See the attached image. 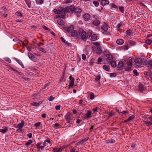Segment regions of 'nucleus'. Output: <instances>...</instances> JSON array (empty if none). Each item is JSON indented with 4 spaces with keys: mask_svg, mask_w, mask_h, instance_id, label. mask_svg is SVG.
<instances>
[{
    "mask_svg": "<svg viewBox=\"0 0 152 152\" xmlns=\"http://www.w3.org/2000/svg\"><path fill=\"white\" fill-rule=\"evenodd\" d=\"M148 67H152V60L149 62V65Z\"/></svg>",
    "mask_w": 152,
    "mask_h": 152,
    "instance_id": "864d4df0",
    "label": "nucleus"
},
{
    "mask_svg": "<svg viewBox=\"0 0 152 152\" xmlns=\"http://www.w3.org/2000/svg\"><path fill=\"white\" fill-rule=\"evenodd\" d=\"M126 58L123 59L121 61H120L118 63L117 67L121 68L124 67V68L125 69V68L127 67L126 63Z\"/></svg>",
    "mask_w": 152,
    "mask_h": 152,
    "instance_id": "423d86ee",
    "label": "nucleus"
},
{
    "mask_svg": "<svg viewBox=\"0 0 152 152\" xmlns=\"http://www.w3.org/2000/svg\"><path fill=\"white\" fill-rule=\"evenodd\" d=\"M42 103V101H39L38 102H34L31 103V104L36 107L38 106Z\"/></svg>",
    "mask_w": 152,
    "mask_h": 152,
    "instance_id": "aec40b11",
    "label": "nucleus"
},
{
    "mask_svg": "<svg viewBox=\"0 0 152 152\" xmlns=\"http://www.w3.org/2000/svg\"><path fill=\"white\" fill-rule=\"evenodd\" d=\"M61 106L60 105H57L55 107V108L56 110H59L60 109Z\"/></svg>",
    "mask_w": 152,
    "mask_h": 152,
    "instance_id": "5fc2aeb1",
    "label": "nucleus"
},
{
    "mask_svg": "<svg viewBox=\"0 0 152 152\" xmlns=\"http://www.w3.org/2000/svg\"><path fill=\"white\" fill-rule=\"evenodd\" d=\"M119 9L121 12H124V8L123 7H119Z\"/></svg>",
    "mask_w": 152,
    "mask_h": 152,
    "instance_id": "58836bf2",
    "label": "nucleus"
},
{
    "mask_svg": "<svg viewBox=\"0 0 152 152\" xmlns=\"http://www.w3.org/2000/svg\"><path fill=\"white\" fill-rule=\"evenodd\" d=\"M75 7L74 6L71 5L69 7H65V11L68 13H70V12H74Z\"/></svg>",
    "mask_w": 152,
    "mask_h": 152,
    "instance_id": "1a4fd4ad",
    "label": "nucleus"
},
{
    "mask_svg": "<svg viewBox=\"0 0 152 152\" xmlns=\"http://www.w3.org/2000/svg\"><path fill=\"white\" fill-rule=\"evenodd\" d=\"M57 22L58 24L60 25H63L64 24V20L61 19H59L57 20Z\"/></svg>",
    "mask_w": 152,
    "mask_h": 152,
    "instance_id": "a211bd4d",
    "label": "nucleus"
},
{
    "mask_svg": "<svg viewBox=\"0 0 152 152\" xmlns=\"http://www.w3.org/2000/svg\"><path fill=\"white\" fill-rule=\"evenodd\" d=\"M103 69L107 71H110V66L109 65H104L103 66Z\"/></svg>",
    "mask_w": 152,
    "mask_h": 152,
    "instance_id": "4be33fe9",
    "label": "nucleus"
},
{
    "mask_svg": "<svg viewBox=\"0 0 152 152\" xmlns=\"http://www.w3.org/2000/svg\"><path fill=\"white\" fill-rule=\"evenodd\" d=\"M88 138H86L84 139H83L82 140V141L83 143L84 142H85L87 141L88 140Z\"/></svg>",
    "mask_w": 152,
    "mask_h": 152,
    "instance_id": "680f3d73",
    "label": "nucleus"
},
{
    "mask_svg": "<svg viewBox=\"0 0 152 152\" xmlns=\"http://www.w3.org/2000/svg\"><path fill=\"white\" fill-rule=\"evenodd\" d=\"M134 74L136 75L137 76L139 74L138 73L136 69H134L133 71Z\"/></svg>",
    "mask_w": 152,
    "mask_h": 152,
    "instance_id": "37998d69",
    "label": "nucleus"
},
{
    "mask_svg": "<svg viewBox=\"0 0 152 152\" xmlns=\"http://www.w3.org/2000/svg\"><path fill=\"white\" fill-rule=\"evenodd\" d=\"M41 143H38L37 145V146H39L38 148H43V146L41 145Z\"/></svg>",
    "mask_w": 152,
    "mask_h": 152,
    "instance_id": "09e8293b",
    "label": "nucleus"
},
{
    "mask_svg": "<svg viewBox=\"0 0 152 152\" xmlns=\"http://www.w3.org/2000/svg\"><path fill=\"white\" fill-rule=\"evenodd\" d=\"M127 61L126 62V64L127 67L125 68V71H129L132 70V57H130L129 58L128 61L126 59Z\"/></svg>",
    "mask_w": 152,
    "mask_h": 152,
    "instance_id": "39448f33",
    "label": "nucleus"
},
{
    "mask_svg": "<svg viewBox=\"0 0 152 152\" xmlns=\"http://www.w3.org/2000/svg\"><path fill=\"white\" fill-rule=\"evenodd\" d=\"M70 152H78V151H76V149L74 148H72L70 149Z\"/></svg>",
    "mask_w": 152,
    "mask_h": 152,
    "instance_id": "49530a36",
    "label": "nucleus"
},
{
    "mask_svg": "<svg viewBox=\"0 0 152 152\" xmlns=\"http://www.w3.org/2000/svg\"><path fill=\"white\" fill-rule=\"evenodd\" d=\"M134 63L133 64V66L136 67H139L143 66L144 65H147L148 64V61H143L142 59L141 58H136L134 60Z\"/></svg>",
    "mask_w": 152,
    "mask_h": 152,
    "instance_id": "7ed1b4c3",
    "label": "nucleus"
},
{
    "mask_svg": "<svg viewBox=\"0 0 152 152\" xmlns=\"http://www.w3.org/2000/svg\"><path fill=\"white\" fill-rule=\"evenodd\" d=\"M115 140L114 139H112L110 140H106V142L107 143H113L115 142Z\"/></svg>",
    "mask_w": 152,
    "mask_h": 152,
    "instance_id": "7c9ffc66",
    "label": "nucleus"
},
{
    "mask_svg": "<svg viewBox=\"0 0 152 152\" xmlns=\"http://www.w3.org/2000/svg\"><path fill=\"white\" fill-rule=\"evenodd\" d=\"M32 141L31 140H30L28 141L26 143L25 145L26 146H28L30 145L31 143H32Z\"/></svg>",
    "mask_w": 152,
    "mask_h": 152,
    "instance_id": "f704fd0d",
    "label": "nucleus"
},
{
    "mask_svg": "<svg viewBox=\"0 0 152 152\" xmlns=\"http://www.w3.org/2000/svg\"><path fill=\"white\" fill-rule=\"evenodd\" d=\"M91 111H88L87 112V113L86 114V118H89L91 117Z\"/></svg>",
    "mask_w": 152,
    "mask_h": 152,
    "instance_id": "a878e982",
    "label": "nucleus"
},
{
    "mask_svg": "<svg viewBox=\"0 0 152 152\" xmlns=\"http://www.w3.org/2000/svg\"><path fill=\"white\" fill-rule=\"evenodd\" d=\"M93 4L96 7L98 6L99 4V3L98 1H94Z\"/></svg>",
    "mask_w": 152,
    "mask_h": 152,
    "instance_id": "a18cd8bd",
    "label": "nucleus"
},
{
    "mask_svg": "<svg viewBox=\"0 0 152 152\" xmlns=\"http://www.w3.org/2000/svg\"><path fill=\"white\" fill-rule=\"evenodd\" d=\"M152 42V40L150 39H146L145 41V43L148 45H150Z\"/></svg>",
    "mask_w": 152,
    "mask_h": 152,
    "instance_id": "bb28decb",
    "label": "nucleus"
},
{
    "mask_svg": "<svg viewBox=\"0 0 152 152\" xmlns=\"http://www.w3.org/2000/svg\"><path fill=\"white\" fill-rule=\"evenodd\" d=\"M111 65L112 67L115 68L117 66L116 63L115 61L112 60L110 62Z\"/></svg>",
    "mask_w": 152,
    "mask_h": 152,
    "instance_id": "6ab92c4d",
    "label": "nucleus"
},
{
    "mask_svg": "<svg viewBox=\"0 0 152 152\" xmlns=\"http://www.w3.org/2000/svg\"><path fill=\"white\" fill-rule=\"evenodd\" d=\"M7 131V128H5L4 129H0V132H2L3 133H6Z\"/></svg>",
    "mask_w": 152,
    "mask_h": 152,
    "instance_id": "72a5a7b5",
    "label": "nucleus"
},
{
    "mask_svg": "<svg viewBox=\"0 0 152 152\" xmlns=\"http://www.w3.org/2000/svg\"><path fill=\"white\" fill-rule=\"evenodd\" d=\"M83 143V142H82V141L81 140V141H79L76 144V145H80V144H82Z\"/></svg>",
    "mask_w": 152,
    "mask_h": 152,
    "instance_id": "3c124183",
    "label": "nucleus"
},
{
    "mask_svg": "<svg viewBox=\"0 0 152 152\" xmlns=\"http://www.w3.org/2000/svg\"><path fill=\"white\" fill-rule=\"evenodd\" d=\"M65 8L62 7H60L57 9H55L53 10L54 12L58 14V17L64 19L65 18Z\"/></svg>",
    "mask_w": 152,
    "mask_h": 152,
    "instance_id": "f03ea898",
    "label": "nucleus"
},
{
    "mask_svg": "<svg viewBox=\"0 0 152 152\" xmlns=\"http://www.w3.org/2000/svg\"><path fill=\"white\" fill-rule=\"evenodd\" d=\"M82 58L83 60H85L86 58V56L85 54H83L82 55Z\"/></svg>",
    "mask_w": 152,
    "mask_h": 152,
    "instance_id": "13d9d810",
    "label": "nucleus"
},
{
    "mask_svg": "<svg viewBox=\"0 0 152 152\" xmlns=\"http://www.w3.org/2000/svg\"><path fill=\"white\" fill-rule=\"evenodd\" d=\"M97 109H98L97 107H96L95 108H94L93 109V110L94 111V112H96V111H97Z\"/></svg>",
    "mask_w": 152,
    "mask_h": 152,
    "instance_id": "338daca9",
    "label": "nucleus"
},
{
    "mask_svg": "<svg viewBox=\"0 0 152 152\" xmlns=\"http://www.w3.org/2000/svg\"><path fill=\"white\" fill-rule=\"evenodd\" d=\"M124 25V24L122 22H121L118 24H116L115 23H114V24L113 25V26L114 28H116L117 30H120L121 29L122 27Z\"/></svg>",
    "mask_w": 152,
    "mask_h": 152,
    "instance_id": "6e6552de",
    "label": "nucleus"
},
{
    "mask_svg": "<svg viewBox=\"0 0 152 152\" xmlns=\"http://www.w3.org/2000/svg\"><path fill=\"white\" fill-rule=\"evenodd\" d=\"M47 142L50 143V140L49 138L47 139L43 143V145H44L43 147L46 146L47 145Z\"/></svg>",
    "mask_w": 152,
    "mask_h": 152,
    "instance_id": "393cba45",
    "label": "nucleus"
},
{
    "mask_svg": "<svg viewBox=\"0 0 152 152\" xmlns=\"http://www.w3.org/2000/svg\"><path fill=\"white\" fill-rule=\"evenodd\" d=\"M95 98V96L93 93L91 92L90 94V99L91 100H92Z\"/></svg>",
    "mask_w": 152,
    "mask_h": 152,
    "instance_id": "2f4dec72",
    "label": "nucleus"
},
{
    "mask_svg": "<svg viewBox=\"0 0 152 152\" xmlns=\"http://www.w3.org/2000/svg\"><path fill=\"white\" fill-rule=\"evenodd\" d=\"M102 58H99L98 59V62L100 63V62H102Z\"/></svg>",
    "mask_w": 152,
    "mask_h": 152,
    "instance_id": "69168bd1",
    "label": "nucleus"
},
{
    "mask_svg": "<svg viewBox=\"0 0 152 152\" xmlns=\"http://www.w3.org/2000/svg\"><path fill=\"white\" fill-rule=\"evenodd\" d=\"M64 30L69 33L72 37H75L76 34V31L74 30L73 26H70L68 27H66L64 28Z\"/></svg>",
    "mask_w": 152,
    "mask_h": 152,
    "instance_id": "20e7f679",
    "label": "nucleus"
},
{
    "mask_svg": "<svg viewBox=\"0 0 152 152\" xmlns=\"http://www.w3.org/2000/svg\"><path fill=\"white\" fill-rule=\"evenodd\" d=\"M144 122L147 124L152 125V122L150 121H145Z\"/></svg>",
    "mask_w": 152,
    "mask_h": 152,
    "instance_id": "c9c22d12",
    "label": "nucleus"
},
{
    "mask_svg": "<svg viewBox=\"0 0 152 152\" xmlns=\"http://www.w3.org/2000/svg\"><path fill=\"white\" fill-rule=\"evenodd\" d=\"M102 32L104 33V32H107V34L108 32H107L108 28V26L107 25H104L102 26Z\"/></svg>",
    "mask_w": 152,
    "mask_h": 152,
    "instance_id": "ddd939ff",
    "label": "nucleus"
},
{
    "mask_svg": "<svg viewBox=\"0 0 152 152\" xmlns=\"http://www.w3.org/2000/svg\"><path fill=\"white\" fill-rule=\"evenodd\" d=\"M109 1L107 0H102L101 1V4L102 5H104L106 4H108Z\"/></svg>",
    "mask_w": 152,
    "mask_h": 152,
    "instance_id": "c85d7f7f",
    "label": "nucleus"
},
{
    "mask_svg": "<svg viewBox=\"0 0 152 152\" xmlns=\"http://www.w3.org/2000/svg\"><path fill=\"white\" fill-rule=\"evenodd\" d=\"M42 27L45 30H48L49 29V28L47 27L46 26H43Z\"/></svg>",
    "mask_w": 152,
    "mask_h": 152,
    "instance_id": "e2e57ef3",
    "label": "nucleus"
},
{
    "mask_svg": "<svg viewBox=\"0 0 152 152\" xmlns=\"http://www.w3.org/2000/svg\"><path fill=\"white\" fill-rule=\"evenodd\" d=\"M93 50L94 51V53H97L99 54H100L102 52L101 48L100 47H98L97 48H94Z\"/></svg>",
    "mask_w": 152,
    "mask_h": 152,
    "instance_id": "f8f14e48",
    "label": "nucleus"
},
{
    "mask_svg": "<svg viewBox=\"0 0 152 152\" xmlns=\"http://www.w3.org/2000/svg\"><path fill=\"white\" fill-rule=\"evenodd\" d=\"M15 14L18 16H22V14L19 12H16Z\"/></svg>",
    "mask_w": 152,
    "mask_h": 152,
    "instance_id": "de8ad7c7",
    "label": "nucleus"
},
{
    "mask_svg": "<svg viewBox=\"0 0 152 152\" xmlns=\"http://www.w3.org/2000/svg\"><path fill=\"white\" fill-rule=\"evenodd\" d=\"M129 45H134L135 44V42L132 41H130L129 42Z\"/></svg>",
    "mask_w": 152,
    "mask_h": 152,
    "instance_id": "e433bc0d",
    "label": "nucleus"
},
{
    "mask_svg": "<svg viewBox=\"0 0 152 152\" xmlns=\"http://www.w3.org/2000/svg\"><path fill=\"white\" fill-rule=\"evenodd\" d=\"M116 75V73L114 72L110 74V77H115Z\"/></svg>",
    "mask_w": 152,
    "mask_h": 152,
    "instance_id": "4c0bfd02",
    "label": "nucleus"
},
{
    "mask_svg": "<svg viewBox=\"0 0 152 152\" xmlns=\"http://www.w3.org/2000/svg\"><path fill=\"white\" fill-rule=\"evenodd\" d=\"M24 125V123L23 122H22L20 123L18 125V128L19 129L22 128L23 127V126Z\"/></svg>",
    "mask_w": 152,
    "mask_h": 152,
    "instance_id": "c756f323",
    "label": "nucleus"
},
{
    "mask_svg": "<svg viewBox=\"0 0 152 152\" xmlns=\"http://www.w3.org/2000/svg\"><path fill=\"white\" fill-rule=\"evenodd\" d=\"M25 1L26 2V4L28 5L29 8H30L31 7V4L29 2V0H25Z\"/></svg>",
    "mask_w": 152,
    "mask_h": 152,
    "instance_id": "473e14b6",
    "label": "nucleus"
},
{
    "mask_svg": "<svg viewBox=\"0 0 152 152\" xmlns=\"http://www.w3.org/2000/svg\"><path fill=\"white\" fill-rule=\"evenodd\" d=\"M28 137L29 138L32 137V135L31 133H29L27 134Z\"/></svg>",
    "mask_w": 152,
    "mask_h": 152,
    "instance_id": "052dcab7",
    "label": "nucleus"
},
{
    "mask_svg": "<svg viewBox=\"0 0 152 152\" xmlns=\"http://www.w3.org/2000/svg\"><path fill=\"white\" fill-rule=\"evenodd\" d=\"M82 10L79 7H75L74 13L76 15L77 17H80L82 13Z\"/></svg>",
    "mask_w": 152,
    "mask_h": 152,
    "instance_id": "0eeeda50",
    "label": "nucleus"
},
{
    "mask_svg": "<svg viewBox=\"0 0 152 152\" xmlns=\"http://www.w3.org/2000/svg\"><path fill=\"white\" fill-rule=\"evenodd\" d=\"M106 57H107V60H110L113 59V57L112 55L110 54H107L106 55Z\"/></svg>",
    "mask_w": 152,
    "mask_h": 152,
    "instance_id": "f3484780",
    "label": "nucleus"
},
{
    "mask_svg": "<svg viewBox=\"0 0 152 152\" xmlns=\"http://www.w3.org/2000/svg\"><path fill=\"white\" fill-rule=\"evenodd\" d=\"M54 99V98L53 97V96L51 95L50 96L48 99V100L50 101H52Z\"/></svg>",
    "mask_w": 152,
    "mask_h": 152,
    "instance_id": "c03bdc74",
    "label": "nucleus"
},
{
    "mask_svg": "<svg viewBox=\"0 0 152 152\" xmlns=\"http://www.w3.org/2000/svg\"><path fill=\"white\" fill-rule=\"evenodd\" d=\"M134 118V116L133 115H132L124 121V122H128L131 121Z\"/></svg>",
    "mask_w": 152,
    "mask_h": 152,
    "instance_id": "b1692460",
    "label": "nucleus"
},
{
    "mask_svg": "<svg viewBox=\"0 0 152 152\" xmlns=\"http://www.w3.org/2000/svg\"><path fill=\"white\" fill-rule=\"evenodd\" d=\"M114 115V113H111L110 112L108 114V115L109 117H111L112 115Z\"/></svg>",
    "mask_w": 152,
    "mask_h": 152,
    "instance_id": "4d7b16f0",
    "label": "nucleus"
},
{
    "mask_svg": "<svg viewBox=\"0 0 152 152\" xmlns=\"http://www.w3.org/2000/svg\"><path fill=\"white\" fill-rule=\"evenodd\" d=\"M116 42L117 44L121 45L123 44L124 41L122 39H118L117 40Z\"/></svg>",
    "mask_w": 152,
    "mask_h": 152,
    "instance_id": "412c9836",
    "label": "nucleus"
},
{
    "mask_svg": "<svg viewBox=\"0 0 152 152\" xmlns=\"http://www.w3.org/2000/svg\"><path fill=\"white\" fill-rule=\"evenodd\" d=\"M91 16L88 13H85L83 15V19L86 21H88L90 20Z\"/></svg>",
    "mask_w": 152,
    "mask_h": 152,
    "instance_id": "9b49d317",
    "label": "nucleus"
},
{
    "mask_svg": "<svg viewBox=\"0 0 152 152\" xmlns=\"http://www.w3.org/2000/svg\"><path fill=\"white\" fill-rule=\"evenodd\" d=\"M139 89L140 91H142L144 89L142 85H140L139 86Z\"/></svg>",
    "mask_w": 152,
    "mask_h": 152,
    "instance_id": "6e6d98bb",
    "label": "nucleus"
},
{
    "mask_svg": "<svg viewBox=\"0 0 152 152\" xmlns=\"http://www.w3.org/2000/svg\"><path fill=\"white\" fill-rule=\"evenodd\" d=\"M100 22L97 20H96L93 21V24L95 26L98 25L100 24Z\"/></svg>",
    "mask_w": 152,
    "mask_h": 152,
    "instance_id": "cd10ccee",
    "label": "nucleus"
},
{
    "mask_svg": "<svg viewBox=\"0 0 152 152\" xmlns=\"http://www.w3.org/2000/svg\"><path fill=\"white\" fill-rule=\"evenodd\" d=\"M100 79V76L99 75L96 76V78L95 80L96 81H99Z\"/></svg>",
    "mask_w": 152,
    "mask_h": 152,
    "instance_id": "79ce46f5",
    "label": "nucleus"
},
{
    "mask_svg": "<svg viewBox=\"0 0 152 152\" xmlns=\"http://www.w3.org/2000/svg\"><path fill=\"white\" fill-rule=\"evenodd\" d=\"M71 115V113L68 112L66 114L65 116V118L68 123H71V121L72 120V117L70 116Z\"/></svg>",
    "mask_w": 152,
    "mask_h": 152,
    "instance_id": "9d476101",
    "label": "nucleus"
},
{
    "mask_svg": "<svg viewBox=\"0 0 152 152\" xmlns=\"http://www.w3.org/2000/svg\"><path fill=\"white\" fill-rule=\"evenodd\" d=\"M55 126L58 128H60L61 125L58 123H56L55 124Z\"/></svg>",
    "mask_w": 152,
    "mask_h": 152,
    "instance_id": "a19ab883",
    "label": "nucleus"
},
{
    "mask_svg": "<svg viewBox=\"0 0 152 152\" xmlns=\"http://www.w3.org/2000/svg\"><path fill=\"white\" fill-rule=\"evenodd\" d=\"M72 112L73 114H76L77 113L76 110L75 109H73V110Z\"/></svg>",
    "mask_w": 152,
    "mask_h": 152,
    "instance_id": "0e129e2a",
    "label": "nucleus"
},
{
    "mask_svg": "<svg viewBox=\"0 0 152 152\" xmlns=\"http://www.w3.org/2000/svg\"><path fill=\"white\" fill-rule=\"evenodd\" d=\"M63 149L62 147L59 148H54L53 149V151L54 152H61L62 151Z\"/></svg>",
    "mask_w": 152,
    "mask_h": 152,
    "instance_id": "dca6fc26",
    "label": "nucleus"
},
{
    "mask_svg": "<svg viewBox=\"0 0 152 152\" xmlns=\"http://www.w3.org/2000/svg\"><path fill=\"white\" fill-rule=\"evenodd\" d=\"M39 50L41 51L44 53H46V52L45 50V49L42 48H39Z\"/></svg>",
    "mask_w": 152,
    "mask_h": 152,
    "instance_id": "8fccbe9b",
    "label": "nucleus"
},
{
    "mask_svg": "<svg viewBox=\"0 0 152 152\" xmlns=\"http://www.w3.org/2000/svg\"><path fill=\"white\" fill-rule=\"evenodd\" d=\"M28 55L29 58L32 61H36V58L32 54H31V53H28Z\"/></svg>",
    "mask_w": 152,
    "mask_h": 152,
    "instance_id": "4468645a",
    "label": "nucleus"
},
{
    "mask_svg": "<svg viewBox=\"0 0 152 152\" xmlns=\"http://www.w3.org/2000/svg\"><path fill=\"white\" fill-rule=\"evenodd\" d=\"M91 37V38H97L98 37L95 34H93L91 31H88L86 34L85 31H83L82 29L80 28L78 32L76 31V34L75 37L78 38L80 37L81 38H85L86 37L89 38Z\"/></svg>",
    "mask_w": 152,
    "mask_h": 152,
    "instance_id": "f257e3e1",
    "label": "nucleus"
},
{
    "mask_svg": "<svg viewBox=\"0 0 152 152\" xmlns=\"http://www.w3.org/2000/svg\"><path fill=\"white\" fill-rule=\"evenodd\" d=\"M2 10H4V11H7V8L5 7H2Z\"/></svg>",
    "mask_w": 152,
    "mask_h": 152,
    "instance_id": "774afa93",
    "label": "nucleus"
},
{
    "mask_svg": "<svg viewBox=\"0 0 152 152\" xmlns=\"http://www.w3.org/2000/svg\"><path fill=\"white\" fill-rule=\"evenodd\" d=\"M126 33L127 35L130 36L133 33L131 29H129L126 31Z\"/></svg>",
    "mask_w": 152,
    "mask_h": 152,
    "instance_id": "5701e85b",
    "label": "nucleus"
},
{
    "mask_svg": "<svg viewBox=\"0 0 152 152\" xmlns=\"http://www.w3.org/2000/svg\"><path fill=\"white\" fill-rule=\"evenodd\" d=\"M69 78L71 81L70 82L69 86V87H71V86H72L74 85V83L75 79L74 78L72 77L71 76H70L69 77Z\"/></svg>",
    "mask_w": 152,
    "mask_h": 152,
    "instance_id": "2eb2a0df",
    "label": "nucleus"
},
{
    "mask_svg": "<svg viewBox=\"0 0 152 152\" xmlns=\"http://www.w3.org/2000/svg\"><path fill=\"white\" fill-rule=\"evenodd\" d=\"M82 121V120H80L79 119H78L77 120L76 123L77 124L80 123Z\"/></svg>",
    "mask_w": 152,
    "mask_h": 152,
    "instance_id": "bf43d9fd",
    "label": "nucleus"
},
{
    "mask_svg": "<svg viewBox=\"0 0 152 152\" xmlns=\"http://www.w3.org/2000/svg\"><path fill=\"white\" fill-rule=\"evenodd\" d=\"M92 44L95 45V46L96 47L99 46L100 44L99 42H93Z\"/></svg>",
    "mask_w": 152,
    "mask_h": 152,
    "instance_id": "ea45409f",
    "label": "nucleus"
},
{
    "mask_svg": "<svg viewBox=\"0 0 152 152\" xmlns=\"http://www.w3.org/2000/svg\"><path fill=\"white\" fill-rule=\"evenodd\" d=\"M41 123L40 122H38L35 123L34 124V126H39Z\"/></svg>",
    "mask_w": 152,
    "mask_h": 152,
    "instance_id": "603ef678",
    "label": "nucleus"
}]
</instances>
